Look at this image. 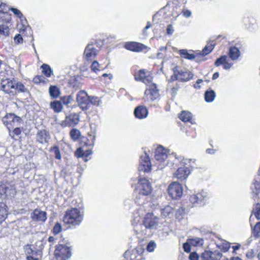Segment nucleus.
Wrapping results in <instances>:
<instances>
[{
	"label": "nucleus",
	"mask_w": 260,
	"mask_h": 260,
	"mask_svg": "<svg viewBox=\"0 0 260 260\" xmlns=\"http://www.w3.org/2000/svg\"><path fill=\"white\" fill-rule=\"evenodd\" d=\"M4 124L10 130L15 126H18L22 122V119L13 113L7 114L3 118Z\"/></svg>",
	"instance_id": "obj_7"
},
{
	"label": "nucleus",
	"mask_w": 260,
	"mask_h": 260,
	"mask_svg": "<svg viewBox=\"0 0 260 260\" xmlns=\"http://www.w3.org/2000/svg\"><path fill=\"white\" fill-rule=\"evenodd\" d=\"M210 198L209 194L205 190L190 196L189 201L193 206H201L204 205Z\"/></svg>",
	"instance_id": "obj_3"
},
{
	"label": "nucleus",
	"mask_w": 260,
	"mask_h": 260,
	"mask_svg": "<svg viewBox=\"0 0 260 260\" xmlns=\"http://www.w3.org/2000/svg\"><path fill=\"white\" fill-rule=\"evenodd\" d=\"M189 259L190 260H198L199 255L196 252L191 253L189 255Z\"/></svg>",
	"instance_id": "obj_60"
},
{
	"label": "nucleus",
	"mask_w": 260,
	"mask_h": 260,
	"mask_svg": "<svg viewBox=\"0 0 260 260\" xmlns=\"http://www.w3.org/2000/svg\"><path fill=\"white\" fill-rule=\"evenodd\" d=\"M227 56L225 55L221 56L220 57L217 58L215 62V65L216 67H219L221 64H223L224 62L226 61Z\"/></svg>",
	"instance_id": "obj_45"
},
{
	"label": "nucleus",
	"mask_w": 260,
	"mask_h": 260,
	"mask_svg": "<svg viewBox=\"0 0 260 260\" xmlns=\"http://www.w3.org/2000/svg\"><path fill=\"white\" fill-rule=\"evenodd\" d=\"M84 154V151L81 148L77 149L75 152V155L78 157H83Z\"/></svg>",
	"instance_id": "obj_49"
},
{
	"label": "nucleus",
	"mask_w": 260,
	"mask_h": 260,
	"mask_svg": "<svg viewBox=\"0 0 260 260\" xmlns=\"http://www.w3.org/2000/svg\"><path fill=\"white\" fill-rule=\"evenodd\" d=\"M167 32L169 35H171L173 32V29L171 25L168 26L167 28Z\"/></svg>",
	"instance_id": "obj_63"
},
{
	"label": "nucleus",
	"mask_w": 260,
	"mask_h": 260,
	"mask_svg": "<svg viewBox=\"0 0 260 260\" xmlns=\"http://www.w3.org/2000/svg\"><path fill=\"white\" fill-rule=\"evenodd\" d=\"M161 214L165 218H171L174 215L173 208L170 205H167L161 209Z\"/></svg>",
	"instance_id": "obj_22"
},
{
	"label": "nucleus",
	"mask_w": 260,
	"mask_h": 260,
	"mask_svg": "<svg viewBox=\"0 0 260 260\" xmlns=\"http://www.w3.org/2000/svg\"><path fill=\"white\" fill-rule=\"evenodd\" d=\"M42 72L47 77H50L52 74V71L50 67L46 64L42 66Z\"/></svg>",
	"instance_id": "obj_38"
},
{
	"label": "nucleus",
	"mask_w": 260,
	"mask_h": 260,
	"mask_svg": "<svg viewBox=\"0 0 260 260\" xmlns=\"http://www.w3.org/2000/svg\"><path fill=\"white\" fill-rule=\"evenodd\" d=\"M124 47L128 50L136 52L142 51L148 48L145 45L136 42H126Z\"/></svg>",
	"instance_id": "obj_15"
},
{
	"label": "nucleus",
	"mask_w": 260,
	"mask_h": 260,
	"mask_svg": "<svg viewBox=\"0 0 260 260\" xmlns=\"http://www.w3.org/2000/svg\"><path fill=\"white\" fill-rule=\"evenodd\" d=\"M201 257L204 260H211V251L205 250L202 253Z\"/></svg>",
	"instance_id": "obj_44"
},
{
	"label": "nucleus",
	"mask_w": 260,
	"mask_h": 260,
	"mask_svg": "<svg viewBox=\"0 0 260 260\" xmlns=\"http://www.w3.org/2000/svg\"><path fill=\"white\" fill-rule=\"evenodd\" d=\"M36 138L38 142L43 144L48 142L49 137L48 132L45 130H43L38 133Z\"/></svg>",
	"instance_id": "obj_21"
},
{
	"label": "nucleus",
	"mask_w": 260,
	"mask_h": 260,
	"mask_svg": "<svg viewBox=\"0 0 260 260\" xmlns=\"http://www.w3.org/2000/svg\"><path fill=\"white\" fill-rule=\"evenodd\" d=\"M168 193L173 199H177L182 196L183 188L181 184L173 182L170 184L168 188Z\"/></svg>",
	"instance_id": "obj_10"
},
{
	"label": "nucleus",
	"mask_w": 260,
	"mask_h": 260,
	"mask_svg": "<svg viewBox=\"0 0 260 260\" xmlns=\"http://www.w3.org/2000/svg\"><path fill=\"white\" fill-rule=\"evenodd\" d=\"M201 241V240L199 238H197L196 239H191V240H190V243L191 245L196 246L201 244H200Z\"/></svg>",
	"instance_id": "obj_55"
},
{
	"label": "nucleus",
	"mask_w": 260,
	"mask_h": 260,
	"mask_svg": "<svg viewBox=\"0 0 260 260\" xmlns=\"http://www.w3.org/2000/svg\"><path fill=\"white\" fill-rule=\"evenodd\" d=\"M136 234H138V238L140 239H143L144 238L147 237V236H146L147 230L146 229H144L143 230H141L140 233H138L137 231H136Z\"/></svg>",
	"instance_id": "obj_50"
},
{
	"label": "nucleus",
	"mask_w": 260,
	"mask_h": 260,
	"mask_svg": "<svg viewBox=\"0 0 260 260\" xmlns=\"http://www.w3.org/2000/svg\"><path fill=\"white\" fill-rule=\"evenodd\" d=\"M190 243H188V242L183 244V248L186 252L188 253L190 251Z\"/></svg>",
	"instance_id": "obj_57"
},
{
	"label": "nucleus",
	"mask_w": 260,
	"mask_h": 260,
	"mask_svg": "<svg viewBox=\"0 0 260 260\" xmlns=\"http://www.w3.org/2000/svg\"><path fill=\"white\" fill-rule=\"evenodd\" d=\"M83 217L80 211L77 208H72L66 211L63 221L70 226H76L79 225Z\"/></svg>",
	"instance_id": "obj_1"
},
{
	"label": "nucleus",
	"mask_w": 260,
	"mask_h": 260,
	"mask_svg": "<svg viewBox=\"0 0 260 260\" xmlns=\"http://www.w3.org/2000/svg\"><path fill=\"white\" fill-rule=\"evenodd\" d=\"M148 113V112L147 108L142 106L137 107L134 111L135 116L139 119L146 118L147 116Z\"/></svg>",
	"instance_id": "obj_20"
},
{
	"label": "nucleus",
	"mask_w": 260,
	"mask_h": 260,
	"mask_svg": "<svg viewBox=\"0 0 260 260\" xmlns=\"http://www.w3.org/2000/svg\"><path fill=\"white\" fill-rule=\"evenodd\" d=\"M90 68L93 72L98 74L100 72L102 67L97 61H94L91 65Z\"/></svg>",
	"instance_id": "obj_39"
},
{
	"label": "nucleus",
	"mask_w": 260,
	"mask_h": 260,
	"mask_svg": "<svg viewBox=\"0 0 260 260\" xmlns=\"http://www.w3.org/2000/svg\"><path fill=\"white\" fill-rule=\"evenodd\" d=\"M146 73L144 70H140L138 72H136L135 73V79L136 81H141L144 79V78L146 77Z\"/></svg>",
	"instance_id": "obj_32"
},
{
	"label": "nucleus",
	"mask_w": 260,
	"mask_h": 260,
	"mask_svg": "<svg viewBox=\"0 0 260 260\" xmlns=\"http://www.w3.org/2000/svg\"><path fill=\"white\" fill-rule=\"evenodd\" d=\"M232 67V64L229 63L226 60L223 63V68L225 70L230 69Z\"/></svg>",
	"instance_id": "obj_64"
},
{
	"label": "nucleus",
	"mask_w": 260,
	"mask_h": 260,
	"mask_svg": "<svg viewBox=\"0 0 260 260\" xmlns=\"http://www.w3.org/2000/svg\"><path fill=\"white\" fill-rule=\"evenodd\" d=\"M1 89L6 93L13 95L15 90V82H13L9 79H5L1 80Z\"/></svg>",
	"instance_id": "obj_14"
},
{
	"label": "nucleus",
	"mask_w": 260,
	"mask_h": 260,
	"mask_svg": "<svg viewBox=\"0 0 260 260\" xmlns=\"http://www.w3.org/2000/svg\"><path fill=\"white\" fill-rule=\"evenodd\" d=\"M70 135L72 140L77 141L81 136V133L79 130L77 128H73L70 132Z\"/></svg>",
	"instance_id": "obj_31"
},
{
	"label": "nucleus",
	"mask_w": 260,
	"mask_h": 260,
	"mask_svg": "<svg viewBox=\"0 0 260 260\" xmlns=\"http://www.w3.org/2000/svg\"><path fill=\"white\" fill-rule=\"evenodd\" d=\"M49 92L50 96L54 99L58 98L60 94V91L56 86L51 85L49 88Z\"/></svg>",
	"instance_id": "obj_28"
},
{
	"label": "nucleus",
	"mask_w": 260,
	"mask_h": 260,
	"mask_svg": "<svg viewBox=\"0 0 260 260\" xmlns=\"http://www.w3.org/2000/svg\"><path fill=\"white\" fill-rule=\"evenodd\" d=\"M61 101L64 105L68 106L73 101V99L71 95L64 96L61 98Z\"/></svg>",
	"instance_id": "obj_42"
},
{
	"label": "nucleus",
	"mask_w": 260,
	"mask_h": 260,
	"mask_svg": "<svg viewBox=\"0 0 260 260\" xmlns=\"http://www.w3.org/2000/svg\"><path fill=\"white\" fill-rule=\"evenodd\" d=\"M240 55L239 50L236 47H231L229 50L230 57L233 60H237Z\"/></svg>",
	"instance_id": "obj_26"
},
{
	"label": "nucleus",
	"mask_w": 260,
	"mask_h": 260,
	"mask_svg": "<svg viewBox=\"0 0 260 260\" xmlns=\"http://www.w3.org/2000/svg\"><path fill=\"white\" fill-rule=\"evenodd\" d=\"M222 257V253L218 250L211 251V260H220Z\"/></svg>",
	"instance_id": "obj_41"
},
{
	"label": "nucleus",
	"mask_w": 260,
	"mask_h": 260,
	"mask_svg": "<svg viewBox=\"0 0 260 260\" xmlns=\"http://www.w3.org/2000/svg\"><path fill=\"white\" fill-rule=\"evenodd\" d=\"M252 235L255 238L260 237V229H252Z\"/></svg>",
	"instance_id": "obj_54"
},
{
	"label": "nucleus",
	"mask_w": 260,
	"mask_h": 260,
	"mask_svg": "<svg viewBox=\"0 0 260 260\" xmlns=\"http://www.w3.org/2000/svg\"><path fill=\"white\" fill-rule=\"evenodd\" d=\"M152 80V77L150 76H146V77L142 80V82L146 85H151V82Z\"/></svg>",
	"instance_id": "obj_51"
},
{
	"label": "nucleus",
	"mask_w": 260,
	"mask_h": 260,
	"mask_svg": "<svg viewBox=\"0 0 260 260\" xmlns=\"http://www.w3.org/2000/svg\"><path fill=\"white\" fill-rule=\"evenodd\" d=\"M10 10L14 13L15 15H17L20 19L21 21H23V20L26 21L25 18L23 16L22 13L19 10L13 8H11Z\"/></svg>",
	"instance_id": "obj_43"
},
{
	"label": "nucleus",
	"mask_w": 260,
	"mask_h": 260,
	"mask_svg": "<svg viewBox=\"0 0 260 260\" xmlns=\"http://www.w3.org/2000/svg\"><path fill=\"white\" fill-rule=\"evenodd\" d=\"M79 122V115L75 113H72L66 116L65 120L62 121L61 125L63 127L74 126Z\"/></svg>",
	"instance_id": "obj_13"
},
{
	"label": "nucleus",
	"mask_w": 260,
	"mask_h": 260,
	"mask_svg": "<svg viewBox=\"0 0 260 260\" xmlns=\"http://www.w3.org/2000/svg\"><path fill=\"white\" fill-rule=\"evenodd\" d=\"M186 214L185 209L184 207H180L177 209L176 213V218L180 220L184 218Z\"/></svg>",
	"instance_id": "obj_37"
},
{
	"label": "nucleus",
	"mask_w": 260,
	"mask_h": 260,
	"mask_svg": "<svg viewBox=\"0 0 260 260\" xmlns=\"http://www.w3.org/2000/svg\"><path fill=\"white\" fill-rule=\"evenodd\" d=\"M50 107L55 112L59 113L62 109V106L60 101H54L50 103Z\"/></svg>",
	"instance_id": "obj_29"
},
{
	"label": "nucleus",
	"mask_w": 260,
	"mask_h": 260,
	"mask_svg": "<svg viewBox=\"0 0 260 260\" xmlns=\"http://www.w3.org/2000/svg\"><path fill=\"white\" fill-rule=\"evenodd\" d=\"M41 80H42V77L41 76H36L33 79L34 83H35L36 84L40 83L41 82Z\"/></svg>",
	"instance_id": "obj_62"
},
{
	"label": "nucleus",
	"mask_w": 260,
	"mask_h": 260,
	"mask_svg": "<svg viewBox=\"0 0 260 260\" xmlns=\"http://www.w3.org/2000/svg\"><path fill=\"white\" fill-rule=\"evenodd\" d=\"M15 90L22 92H24L27 90L25 86L20 82H15Z\"/></svg>",
	"instance_id": "obj_46"
},
{
	"label": "nucleus",
	"mask_w": 260,
	"mask_h": 260,
	"mask_svg": "<svg viewBox=\"0 0 260 260\" xmlns=\"http://www.w3.org/2000/svg\"><path fill=\"white\" fill-rule=\"evenodd\" d=\"M52 151L55 154V157L58 159H60L61 156L59 149V148L57 146H54L52 148Z\"/></svg>",
	"instance_id": "obj_47"
},
{
	"label": "nucleus",
	"mask_w": 260,
	"mask_h": 260,
	"mask_svg": "<svg viewBox=\"0 0 260 260\" xmlns=\"http://www.w3.org/2000/svg\"><path fill=\"white\" fill-rule=\"evenodd\" d=\"M182 13V15L186 18L190 17L191 15V12L188 10H183Z\"/></svg>",
	"instance_id": "obj_59"
},
{
	"label": "nucleus",
	"mask_w": 260,
	"mask_h": 260,
	"mask_svg": "<svg viewBox=\"0 0 260 260\" xmlns=\"http://www.w3.org/2000/svg\"><path fill=\"white\" fill-rule=\"evenodd\" d=\"M22 40H23L21 36V35L19 34H18L17 35L15 36V37H14V41H15V43L17 44L21 43L22 42Z\"/></svg>",
	"instance_id": "obj_58"
},
{
	"label": "nucleus",
	"mask_w": 260,
	"mask_h": 260,
	"mask_svg": "<svg viewBox=\"0 0 260 260\" xmlns=\"http://www.w3.org/2000/svg\"><path fill=\"white\" fill-rule=\"evenodd\" d=\"M190 172L188 167L185 166L179 168L174 173V176L180 180L186 179Z\"/></svg>",
	"instance_id": "obj_16"
},
{
	"label": "nucleus",
	"mask_w": 260,
	"mask_h": 260,
	"mask_svg": "<svg viewBox=\"0 0 260 260\" xmlns=\"http://www.w3.org/2000/svg\"><path fill=\"white\" fill-rule=\"evenodd\" d=\"M254 188H253V192L257 194L260 190V183L255 182L253 184Z\"/></svg>",
	"instance_id": "obj_52"
},
{
	"label": "nucleus",
	"mask_w": 260,
	"mask_h": 260,
	"mask_svg": "<svg viewBox=\"0 0 260 260\" xmlns=\"http://www.w3.org/2000/svg\"><path fill=\"white\" fill-rule=\"evenodd\" d=\"M179 118L182 121L190 122L192 124L193 123L192 120V114L188 111H182L179 116Z\"/></svg>",
	"instance_id": "obj_24"
},
{
	"label": "nucleus",
	"mask_w": 260,
	"mask_h": 260,
	"mask_svg": "<svg viewBox=\"0 0 260 260\" xmlns=\"http://www.w3.org/2000/svg\"><path fill=\"white\" fill-rule=\"evenodd\" d=\"M36 247H34V249L29 248L27 250V253L30 254L26 257L27 260H39L38 256H40L42 254V250L43 249V244L42 241H39L35 244Z\"/></svg>",
	"instance_id": "obj_9"
},
{
	"label": "nucleus",
	"mask_w": 260,
	"mask_h": 260,
	"mask_svg": "<svg viewBox=\"0 0 260 260\" xmlns=\"http://www.w3.org/2000/svg\"><path fill=\"white\" fill-rule=\"evenodd\" d=\"M168 157L167 150L162 146H159L156 149L155 152V159L157 169H162L166 164V160Z\"/></svg>",
	"instance_id": "obj_5"
},
{
	"label": "nucleus",
	"mask_w": 260,
	"mask_h": 260,
	"mask_svg": "<svg viewBox=\"0 0 260 260\" xmlns=\"http://www.w3.org/2000/svg\"><path fill=\"white\" fill-rule=\"evenodd\" d=\"M6 207L5 204L0 202V224L3 223L8 215Z\"/></svg>",
	"instance_id": "obj_25"
},
{
	"label": "nucleus",
	"mask_w": 260,
	"mask_h": 260,
	"mask_svg": "<svg viewBox=\"0 0 260 260\" xmlns=\"http://www.w3.org/2000/svg\"><path fill=\"white\" fill-rule=\"evenodd\" d=\"M76 101L82 110H87L89 107V96L84 90L79 91L76 94Z\"/></svg>",
	"instance_id": "obj_11"
},
{
	"label": "nucleus",
	"mask_w": 260,
	"mask_h": 260,
	"mask_svg": "<svg viewBox=\"0 0 260 260\" xmlns=\"http://www.w3.org/2000/svg\"><path fill=\"white\" fill-rule=\"evenodd\" d=\"M148 94H150V99L151 100H154L158 97V90L155 84L152 83L151 85H149V88L146 89L145 95L147 96Z\"/></svg>",
	"instance_id": "obj_18"
},
{
	"label": "nucleus",
	"mask_w": 260,
	"mask_h": 260,
	"mask_svg": "<svg viewBox=\"0 0 260 260\" xmlns=\"http://www.w3.org/2000/svg\"><path fill=\"white\" fill-rule=\"evenodd\" d=\"M31 218L35 221L44 222L47 218L46 213L45 211L36 209L31 213Z\"/></svg>",
	"instance_id": "obj_17"
},
{
	"label": "nucleus",
	"mask_w": 260,
	"mask_h": 260,
	"mask_svg": "<svg viewBox=\"0 0 260 260\" xmlns=\"http://www.w3.org/2000/svg\"><path fill=\"white\" fill-rule=\"evenodd\" d=\"M123 260H134L136 258V251L135 250H127L123 254Z\"/></svg>",
	"instance_id": "obj_30"
},
{
	"label": "nucleus",
	"mask_w": 260,
	"mask_h": 260,
	"mask_svg": "<svg viewBox=\"0 0 260 260\" xmlns=\"http://www.w3.org/2000/svg\"><path fill=\"white\" fill-rule=\"evenodd\" d=\"M174 74L170 79L171 81L176 80H180L181 81H187L191 79L193 74L190 72L181 69H179L178 67H175L173 69Z\"/></svg>",
	"instance_id": "obj_4"
},
{
	"label": "nucleus",
	"mask_w": 260,
	"mask_h": 260,
	"mask_svg": "<svg viewBox=\"0 0 260 260\" xmlns=\"http://www.w3.org/2000/svg\"><path fill=\"white\" fill-rule=\"evenodd\" d=\"M180 54L182 57L190 60L196 58V55L194 54L189 53L187 50L185 49L180 50Z\"/></svg>",
	"instance_id": "obj_35"
},
{
	"label": "nucleus",
	"mask_w": 260,
	"mask_h": 260,
	"mask_svg": "<svg viewBox=\"0 0 260 260\" xmlns=\"http://www.w3.org/2000/svg\"><path fill=\"white\" fill-rule=\"evenodd\" d=\"M9 27L7 24H3L0 25V34L5 37H8L9 35Z\"/></svg>",
	"instance_id": "obj_36"
},
{
	"label": "nucleus",
	"mask_w": 260,
	"mask_h": 260,
	"mask_svg": "<svg viewBox=\"0 0 260 260\" xmlns=\"http://www.w3.org/2000/svg\"><path fill=\"white\" fill-rule=\"evenodd\" d=\"M255 216L257 219H260V205L257 204L255 207Z\"/></svg>",
	"instance_id": "obj_53"
},
{
	"label": "nucleus",
	"mask_w": 260,
	"mask_h": 260,
	"mask_svg": "<svg viewBox=\"0 0 260 260\" xmlns=\"http://www.w3.org/2000/svg\"><path fill=\"white\" fill-rule=\"evenodd\" d=\"M71 249L70 247L63 244H58L54 251V260H67L71 256Z\"/></svg>",
	"instance_id": "obj_2"
},
{
	"label": "nucleus",
	"mask_w": 260,
	"mask_h": 260,
	"mask_svg": "<svg viewBox=\"0 0 260 260\" xmlns=\"http://www.w3.org/2000/svg\"><path fill=\"white\" fill-rule=\"evenodd\" d=\"M215 43L213 41L211 43H208L207 45L204 47L202 52H200L199 54L202 56H205L208 54L214 48Z\"/></svg>",
	"instance_id": "obj_27"
},
{
	"label": "nucleus",
	"mask_w": 260,
	"mask_h": 260,
	"mask_svg": "<svg viewBox=\"0 0 260 260\" xmlns=\"http://www.w3.org/2000/svg\"><path fill=\"white\" fill-rule=\"evenodd\" d=\"M143 224L145 228H154L160 226L161 221L159 218L153 213H147L143 220Z\"/></svg>",
	"instance_id": "obj_8"
},
{
	"label": "nucleus",
	"mask_w": 260,
	"mask_h": 260,
	"mask_svg": "<svg viewBox=\"0 0 260 260\" xmlns=\"http://www.w3.org/2000/svg\"><path fill=\"white\" fill-rule=\"evenodd\" d=\"M158 234L160 237L164 238L169 234L168 232H165L163 229H159L158 231Z\"/></svg>",
	"instance_id": "obj_56"
},
{
	"label": "nucleus",
	"mask_w": 260,
	"mask_h": 260,
	"mask_svg": "<svg viewBox=\"0 0 260 260\" xmlns=\"http://www.w3.org/2000/svg\"><path fill=\"white\" fill-rule=\"evenodd\" d=\"M90 103L94 105L99 106L100 104V101L97 97H89V103Z\"/></svg>",
	"instance_id": "obj_48"
},
{
	"label": "nucleus",
	"mask_w": 260,
	"mask_h": 260,
	"mask_svg": "<svg viewBox=\"0 0 260 260\" xmlns=\"http://www.w3.org/2000/svg\"><path fill=\"white\" fill-rule=\"evenodd\" d=\"M215 97V93L213 90L207 91L205 93V100L207 102H212Z\"/></svg>",
	"instance_id": "obj_33"
},
{
	"label": "nucleus",
	"mask_w": 260,
	"mask_h": 260,
	"mask_svg": "<svg viewBox=\"0 0 260 260\" xmlns=\"http://www.w3.org/2000/svg\"><path fill=\"white\" fill-rule=\"evenodd\" d=\"M176 158L179 160L184 165H188L190 167L192 168L196 167V160L195 159H185L183 156H181L176 157Z\"/></svg>",
	"instance_id": "obj_23"
},
{
	"label": "nucleus",
	"mask_w": 260,
	"mask_h": 260,
	"mask_svg": "<svg viewBox=\"0 0 260 260\" xmlns=\"http://www.w3.org/2000/svg\"><path fill=\"white\" fill-rule=\"evenodd\" d=\"M156 247V244L155 242L154 241L151 240L147 244L146 246V250L149 252H152L154 251Z\"/></svg>",
	"instance_id": "obj_40"
},
{
	"label": "nucleus",
	"mask_w": 260,
	"mask_h": 260,
	"mask_svg": "<svg viewBox=\"0 0 260 260\" xmlns=\"http://www.w3.org/2000/svg\"><path fill=\"white\" fill-rule=\"evenodd\" d=\"M98 50L93 47V44H88L85 49L84 55L88 59L93 58L98 54Z\"/></svg>",
	"instance_id": "obj_19"
},
{
	"label": "nucleus",
	"mask_w": 260,
	"mask_h": 260,
	"mask_svg": "<svg viewBox=\"0 0 260 260\" xmlns=\"http://www.w3.org/2000/svg\"><path fill=\"white\" fill-rule=\"evenodd\" d=\"M152 191L151 185L149 181L145 178H140L135 193L140 196H146L149 194Z\"/></svg>",
	"instance_id": "obj_6"
},
{
	"label": "nucleus",
	"mask_w": 260,
	"mask_h": 260,
	"mask_svg": "<svg viewBox=\"0 0 260 260\" xmlns=\"http://www.w3.org/2000/svg\"><path fill=\"white\" fill-rule=\"evenodd\" d=\"M15 128L13 131L9 132L10 136L15 140H17L19 137V135L21 133V131L18 126H15Z\"/></svg>",
	"instance_id": "obj_34"
},
{
	"label": "nucleus",
	"mask_w": 260,
	"mask_h": 260,
	"mask_svg": "<svg viewBox=\"0 0 260 260\" xmlns=\"http://www.w3.org/2000/svg\"><path fill=\"white\" fill-rule=\"evenodd\" d=\"M140 219V218L139 216L136 217L132 222V225L134 226H138V223L139 222Z\"/></svg>",
	"instance_id": "obj_61"
},
{
	"label": "nucleus",
	"mask_w": 260,
	"mask_h": 260,
	"mask_svg": "<svg viewBox=\"0 0 260 260\" xmlns=\"http://www.w3.org/2000/svg\"><path fill=\"white\" fill-rule=\"evenodd\" d=\"M151 169V165L150 158L146 151H144V154L140 157V165L138 170L140 172H149Z\"/></svg>",
	"instance_id": "obj_12"
}]
</instances>
